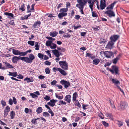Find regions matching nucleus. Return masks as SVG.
<instances>
[{
	"mask_svg": "<svg viewBox=\"0 0 129 129\" xmlns=\"http://www.w3.org/2000/svg\"><path fill=\"white\" fill-rule=\"evenodd\" d=\"M29 57L14 56L12 57V61L13 63H17L19 59H21L26 63H30L35 59V57L32 54H29Z\"/></svg>",
	"mask_w": 129,
	"mask_h": 129,
	"instance_id": "f257e3e1",
	"label": "nucleus"
},
{
	"mask_svg": "<svg viewBox=\"0 0 129 129\" xmlns=\"http://www.w3.org/2000/svg\"><path fill=\"white\" fill-rule=\"evenodd\" d=\"M101 55L104 54L105 56L107 58H110L113 55V53L111 51H105V52L101 51L100 52Z\"/></svg>",
	"mask_w": 129,
	"mask_h": 129,
	"instance_id": "f03ea898",
	"label": "nucleus"
},
{
	"mask_svg": "<svg viewBox=\"0 0 129 129\" xmlns=\"http://www.w3.org/2000/svg\"><path fill=\"white\" fill-rule=\"evenodd\" d=\"M59 65L61 67L65 70H67L68 69V63L66 61H61L59 62Z\"/></svg>",
	"mask_w": 129,
	"mask_h": 129,
	"instance_id": "7ed1b4c3",
	"label": "nucleus"
},
{
	"mask_svg": "<svg viewBox=\"0 0 129 129\" xmlns=\"http://www.w3.org/2000/svg\"><path fill=\"white\" fill-rule=\"evenodd\" d=\"M112 69H109V70L111 73L112 74H114L115 72L116 74H118L119 71V68L118 67L116 66L113 65L112 66Z\"/></svg>",
	"mask_w": 129,
	"mask_h": 129,
	"instance_id": "20e7f679",
	"label": "nucleus"
},
{
	"mask_svg": "<svg viewBox=\"0 0 129 129\" xmlns=\"http://www.w3.org/2000/svg\"><path fill=\"white\" fill-rule=\"evenodd\" d=\"M60 83L62 85L64 86V87L67 88L70 85V83L67 81L61 80L60 82Z\"/></svg>",
	"mask_w": 129,
	"mask_h": 129,
	"instance_id": "39448f33",
	"label": "nucleus"
},
{
	"mask_svg": "<svg viewBox=\"0 0 129 129\" xmlns=\"http://www.w3.org/2000/svg\"><path fill=\"white\" fill-rule=\"evenodd\" d=\"M105 13L107 14L110 18H111L112 17H115V14L113 11L111 10H108L106 11Z\"/></svg>",
	"mask_w": 129,
	"mask_h": 129,
	"instance_id": "423d86ee",
	"label": "nucleus"
},
{
	"mask_svg": "<svg viewBox=\"0 0 129 129\" xmlns=\"http://www.w3.org/2000/svg\"><path fill=\"white\" fill-rule=\"evenodd\" d=\"M119 36L118 35H114L111 36L110 38V39L114 42H115L119 38Z\"/></svg>",
	"mask_w": 129,
	"mask_h": 129,
	"instance_id": "0eeeda50",
	"label": "nucleus"
},
{
	"mask_svg": "<svg viewBox=\"0 0 129 129\" xmlns=\"http://www.w3.org/2000/svg\"><path fill=\"white\" fill-rule=\"evenodd\" d=\"M111 79L112 83L114 84L117 87L120 85L119 81L116 79L112 78Z\"/></svg>",
	"mask_w": 129,
	"mask_h": 129,
	"instance_id": "6e6552de",
	"label": "nucleus"
},
{
	"mask_svg": "<svg viewBox=\"0 0 129 129\" xmlns=\"http://www.w3.org/2000/svg\"><path fill=\"white\" fill-rule=\"evenodd\" d=\"M126 107V104L125 102H121L120 105L118 107V109L119 110H123Z\"/></svg>",
	"mask_w": 129,
	"mask_h": 129,
	"instance_id": "1a4fd4ad",
	"label": "nucleus"
},
{
	"mask_svg": "<svg viewBox=\"0 0 129 129\" xmlns=\"http://www.w3.org/2000/svg\"><path fill=\"white\" fill-rule=\"evenodd\" d=\"M106 2L105 0H101L100 5V8L101 9L103 10L106 7Z\"/></svg>",
	"mask_w": 129,
	"mask_h": 129,
	"instance_id": "9d476101",
	"label": "nucleus"
},
{
	"mask_svg": "<svg viewBox=\"0 0 129 129\" xmlns=\"http://www.w3.org/2000/svg\"><path fill=\"white\" fill-rule=\"evenodd\" d=\"M71 96L70 95H67L65 97L64 100L68 103H70L71 101Z\"/></svg>",
	"mask_w": 129,
	"mask_h": 129,
	"instance_id": "9b49d317",
	"label": "nucleus"
},
{
	"mask_svg": "<svg viewBox=\"0 0 129 129\" xmlns=\"http://www.w3.org/2000/svg\"><path fill=\"white\" fill-rule=\"evenodd\" d=\"M67 15V13L60 12L58 15V17L59 19H61L63 17Z\"/></svg>",
	"mask_w": 129,
	"mask_h": 129,
	"instance_id": "f8f14e48",
	"label": "nucleus"
},
{
	"mask_svg": "<svg viewBox=\"0 0 129 129\" xmlns=\"http://www.w3.org/2000/svg\"><path fill=\"white\" fill-rule=\"evenodd\" d=\"M56 102L55 100L54 99H52L50 100V102L47 103L48 105L52 107H53L55 105V103Z\"/></svg>",
	"mask_w": 129,
	"mask_h": 129,
	"instance_id": "ddd939ff",
	"label": "nucleus"
},
{
	"mask_svg": "<svg viewBox=\"0 0 129 129\" xmlns=\"http://www.w3.org/2000/svg\"><path fill=\"white\" fill-rule=\"evenodd\" d=\"M114 42L112 40L109 42L107 45V47L110 49H111L112 47L114 45Z\"/></svg>",
	"mask_w": 129,
	"mask_h": 129,
	"instance_id": "4468645a",
	"label": "nucleus"
},
{
	"mask_svg": "<svg viewBox=\"0 0 129 129\" xmlns=\"http://www.w3.org/2000/svg\"><path fill=\"white\" fill-rule=\"evenodd\" d=\"M80 2L81 3H80V8L79 7V8L80 9L81 13L82 14H84V13L83 11V9L84 8V5L81 2Z\"/></svg>",
	"mask_w": 129,
	"mask_h": 129,
	"instance_id": "2eb2a0df",
	"label": "nucleus"
},
{
	"mask_svg": "<svg viewBox=\"0 0 129 129\" xmlns=\"http://www.w3.org/2000/svg\"><path fill=\"white\" fill-rule=\"evenodd\" d=\"M52 52L53 53L54 55L55 56L57 57H58L59 56V52L58 51V50L55 49L54 50H52Z\"/></svg>",
	"mask_w": 129,
	"mask_h": 129,
	"instance_id": "dca6fc26",
	"label": "nucleus"
},
{
	"mask_svg": "<svg viewBox=\"0 0 129 129\" xmlns=\"http://www.w3.org/2000/svg\"><path fill=\"white\" fill-rule=\"evenodd\" d=\"M41 24V22L40 21H37L34 23L33 25V27L34 28H37L38 26H40Z\"/></svg>",
	"mask_w": 129,
	"mask_h": 129,
	"instance_id": "f3484780",
	"label": "nucleus"
},
{
	"mask_svg": "<svg viewBox=\"0 0 129 129\" xmlns=\"http://www.w3.org/2000/svg\"><path fill=\"white\" fill-rule=\"evenodd\" d=\"M3 63H4L5 65L6 66V68H7L10 69L14 68L13 67L12 65H11L9 63L7 62V61L4 62Z\"/></svg>",
	"mask_w": 129,
	"mask_h": 129,
	"instance_id": "a211bd4d",
	"label": "nucleus"
},
{
	"mask_svg": "<svg viewBox=\"0 0 129 129\" xmlns=\"http://www.w3.org/2000/svg\"><path fill=\"white\" fill-rule=\"evenodd\" d=\"M116 3V2H114L113 3L111 4L109 6L107 7L106 8V9L108 10L109 9H113V7L115 5Z\"/></svg>",
	"mask_w": 129,
	"mask_h": 129,
	"instance_id": "6ab92c4d",
	"label": "nucleus"
},
{
	"mask_svg": "<svg viewBox=\"0 0 129 129\" xmlns=\"http://www.w3.org/2000/svg\"><path fill=\"white\" fill-rule=\"evenodd\" d=\"M120 55L119 54L116 57V58H114V59L112 60L113 63L114 64H115L117 63L118 60L120 58Z\"/></svg>",
	"mask_w": 129,
	"mask_h": 129,
	"instance_id": "aec40b11",
	"label": "nucleus"
},
{
	"mask_svg": "<svg viewBox=\"0 0 129 129\" xmlns=\"http://www.w3.org/2000/svg\"><path fill=\"white\" fill-rule=\"evenodd\" d=\"M58 71L63 76L66 75L68 74L67 72L65 71L64 70L62 69H61L60 68V69H58Z\"/></svg>",
	"mask_w": 129,
	"mask_h": 129,
	"instance_id": "412c9836",
	"label": "nucleus"
},
{
	"mask_svg": "<svg viewBox=\"0 0 129 129\" xmlns=\"http://www.w3.org/2000/svg\"><path fill=\"white\" fill-rule=\"evenodd\" d=\"M9 74L8 75L9 76H12L14 77H16L18 76V74L16 72H9Z\"/></svg>",
	"mask_w": 129,
	"mask_h": 129,
	"instance_id": "4be33fe9",
	"label": "nucleus"
},
{
	"mask_svg": "<svg viewBox=\"0 0 129 129\" xmlns=\"http://www.w3.org/2000/svg\"><path fill=\"white\" fill-rule=\"evenodd\" d=\"M100 60V58L95 59L93 60L92 63L94 64L97 65L99 63Z\"/></svg>",
	"mask_w": 129,
	"mask_h": 129,
	"instance_id": "5701e85b",
	"label": "nucleus"
},
{
	"mask_svg": "<svg viewBox=\"0 0 129 129\" xmlns=\"http://www.w3.org/2000/svg\"><path fill=\"white\" fill-rule=\"evenodd\" d=\"M58 34V32L56 31L53 32H51L49 34L52 37H55L57 36Z\"/></svg>",
	"mask_w": 129,
	"mask_h": 129,
	"instance_id": "b1692460",
	"label": "nucleus"
},
{
	"mask_svg": "<svg viewBox=\"0 0 129 129\" xmlns=\"http://www.w3.org/2000/svg\"><path fill=\"white\" fill-rule=\"evenodd\" d=\"M78 96V95L77 92H74L73 94L72 100L73 101H76V98Z\"/></svg>",
	"mask_w": 129,
	"mask_h": 129,
	"instance_id": "393cba45",
	"label": "nucleus"
},
{
	"mask_svg": "<svg viewBox=\"0 0 129 129\" xmlns=\"http://www.w3.org/2000/svg\"><path fill=\"white\" fill-rule=\"evenodd\" d=\"M106 116L108 118L111 119H112L113 116L112 114L108 113H106L105 114Z\"/></svg>",
	"mask_w": 129,
	"mask_h": 129,
	"instance_id": "a878e982",
	"label": "nucleus"
},
{
	"mask_svg": "<svg viewBox=\"0 0 129 129\" xmlns=\"http://www.w3.org/2000/svg\"><path fill=\"white\" fill-rule=\"evenodd\" d=\"M15 116V113L13 111L11 112L10 113V116L11 117V118L12 119H13Z\"/></svg>",
	"mask_w": 129,
	"mask_h": 129,
	"instance_id": "bb28decb",
	"label": "nucleus"
},
{
	"mask_svg": "<svg viewBox=\"0 0 129 129\" xmlns=\"http://www.w3.org/2000/svg\"><path fill=\"white\" fill-rule=\"evenodd\" d=\"M43 109L41 107H39L36 110V112L37 114H40L42 112Z\"/></svg>",
	"mask_w": 129,
	"mask_h": 129,
	"instance_id": "cd10ccee",
	"label": "nucleus"
},
{
	"mask_svg": "<svg viewBox=\"0 0 129 129\" xmlns=\"http://www.w3.org/2000/svg\"><path fill=\"white\" fill-rule=\"evenodd\" d=\"M19 51L16 50L14 49L12 50V52L13 54L16 55H19Z\"/></svg>",
	"mask_w": 129,
	"mask_h": 129,
	"instance_id": "c85d7f7f",
	"label": "nucleus"
},
{
	"mask_svg": "<svg viewBox=\"0 0 129 129\" xmlns=\"http://www.w3.org/2000/svg\"><path fill=\"white\" fill-rule=\"evenodd\" d=\"M92 1V0H83L82 3L85 5L86 4L87 2L88 4H91Z\"/></svg>",
	"mask_w": 129,
	"mask_h": 129,
	"instance_id": "c756f323",
	"label": "nucleus"
},
{
	"mask_svg": "<svg viewBox=\"0 0 129 129\" xmlns=\"http://www.w3.org/2000/svg\"><path fill=\"white\" fill-rule=\"evenodd\" d=\"M116 124L118 126L120 127L123 125V122L122 121L118 120L117 121Z\"/></svg>",
	"mask_w": 129,
	"mask_h": 129,
	"instance_id": "7c9ffc66",
	"label": "nucleus"
},
{
	"mask_svg": "<svg viewBox=\"0 0 129 129\" xmlns=\"http://www.w3.org/2000/svg\"><path fill=\"white\" fill-rule=\"evenodd\" d=\"M27 81V83H29L30 82H32L34 80L33 79H30L29 78L26 77L24 79V81Z\"/></svg>",
	"mask_w": 129,
	"mask_h": 129,
	"instance_id": "2f4dec72",
	"label": "nucleus"
},
{
	"mask_svg": "<svg viewBox=\"0 0 129 129\" xmlns=\"http://www.w3.org/2000/svg\"><path fill=\"white\" fill-rule=\"evenodd\" d=\"M68 10V8H63L61 9L60 10V12H67Z\"/></svg>",
	"mask_w": 129,
	"mask_h": 129,
	"instance_id": "473e14b6",
	"label": "nucleus"
},
{
	"mask_svg": "<svg viewBox=\"0 0 129 129\" xmlns=\"http://www.w3.org/2000/svg\"><path fill=\"white\" fill-rule=\"evenodd\" d=\"M52 43V41H47L46 43V45L47 46H50Z\"/></svg>",
	"mask_w": 129,
	"mask_h": 129,
	"instance_id": "72a5a7b5",
	"label": "nucleus"
},
{
	"mask_svg": "<svg viewBox=\"0 0 129 129\" xmlns=\"http://www.w3.org/2000/svg\"><path fill=\"white\" fill-rule=\"evenodd\" d=\"M4 15L7 16H10L12 18L14 17V14L11 13L6 12L4 13Z\"/></svg>",
	"mask_w": 129,
	"mask_h": 129,
	"instance_id": "f704fd0d",
	"label": "nucleus"
},
{
	"mask_svg": "<svg viewBox=\"0 0 129 129\" xmlns=\"http://www.w3.org/2000/svg\"><path fill=\"white\" fill-rule=\"evenodd\" d=\"M38 43L36 42L35 43V49L36 50H38L39 49V46L38 45Z\"/></svg>",
	"mask_w": 129,
	"mask_h": 129,
	"instance_id": "c9c22d12",
	"label": "nucleus"
},
{
	"mask_svg": "<svg viewBox=\"0 0 129 129\" xmlns=\"http://www.w3.org/2000/svg\"><path fill=\"white\" fill-rule=\"evenodd\" d=\"M25 6L24 4H23L20 6V7L19 8L20 10H21L22 11H24L25 10L24 9Z\"/></svg>",
	"mask_w": 129,
	"mask_h": 129,
	"instance_id": "e433bc0d",
	"label": "nucleus"
},
{
	"mask_svg": "<svg viewBox=\"0 0 129 129\" xmlns=\"http://www.w3.org/2000/svg\"><path fill=\"white\" fill-rule=\"evenodd\" d=\"M45 72L46 74H49L50 73V70L48 68H46L45 69Z\"/></svg>",
	"mask_w": 129,
	"mask_h": 129,
	"instance_id": "4c0bfd02",
	"label": "nucleus"
},
{
	"mask_svg": "<svg viewBox=\"0 0 129 129\" xmlns=\"http://www.w3.org/2000/svg\"><path fill=\"white\" fill-rule=\"evenodd\" d=\"M50 47L52 49H54L56 48L57 47L56 45L53 43H52Z\"/></svg>",
	"mask_w": 129,
	"mask_h": 129,
	"instance_id": "58836bf2",
	"label": "nucleus"
},
{
	"mask_svg": "<svg viewBox=\"0 0 129 129\" xmlns=\"http://www.w3.org/2000/svg\"><path fill=\"white\" fill-rule=\"evenodd\" d=\"M59 105H66L67 103L64 102L63 101V100H60L59 101Z\"/></svg>",
	"mask_w": 129,
	"mask_h": 129,
	"instance_id": "ea45409f",
	"label": "nucleus"
},
{
	"mask_svg": "<svg viewBox=\"0 0 129 129\" xmlns=\"http://www.w3.org/2000/svg\"><path fill=\"white\" fill-rule=\"evenodd\" d=\"M77 1L78 3L79 4H77L76 5V6L77 7H78L79 8V7H80V4L81 3L80 2L83 3V0H77Z\"/></svg>",
	"mask_w": 129,
	"mask_h": 129,
	"instance_id": "a19ab883",
	"label": "nucleus"
},
{
	"mask_svg": "<svg viewBox=\"0 0 129 129\" xmlns=\"http://www.w3.org/2000/svg\"><path fill=\"white\" fill-rule=\"evenodd\" d=\"M35 41H28L27 42L28 44L32 46H33L35 44Z\"/></svg>",
	"mask_w": 129,
	"mask_h": 129,
	"instance_id": "79ce46f5",
	"label": "nucleus"
},
{
	"mask_svg": "<svg viewBox=\"0 0 129 129\" xmlns=\"http://www.w3.org/2000/svg\"><path fill=\"white\" fill-rule=\"evenodd\" d=\"M43 116L47 117L50 116L49 113L47 112H45L43 113Z\"/></svg>",
	"mask_w": 129,
	"mask_h": 129,
	"instance_id": "37998d69",
	"label": "nucleus"
},
{
	"mask_svg": "<svg viewBox=\"0 0 129 129\" xmlns=\"http://www.w3.org/2000/svg\"><path fill=\"white\" fill-rule=\"evenodd\" d=\"M75 102V105L77 106H78L79 108H80L81 107V105L79 103V102L77 100H76Z\"/></svg>",
	"mask_w": 129,
	"mask_h": 129,
	"instance_id": "c03bdc74",
	"label": "nucleus"
},
{
	"mask_svg": "<svg viewBox=\"0 0 129 129\" xmlns=\"http://www.w3.org/2000/svg\"><path fill=\"white\" fill-rule=\"evenodd\" d=\"M44 55L41 53H39L38 54V56L40 59H43Z\"/></svg>",
	"mask_w": 129,
	"mask_h": 129,
	"instance_id": "a18cd8bd",
	"label": "nucleus"
},
{
	"mask_svg": "<svg viewBox=\"0 0 129 129\" xmlns=\"http://www.w3.org/2000/svg\"><path fill=\"white\" fill-rule=\"evenodd\" d=\"M102 124L104 125V126L106 127H107L109 125V124L108 123L106 122L105 121H102Z\"/></svg>",
	"mask_w": 129,
	"mask_h": 129,
	"instance_id": "49530a36",
	"label": "nucleus"
},
{
	"mask_svg": "<svg viewBox=\"0 0 129 129\" xmlns=\"http://www.w3.org/2000/svg\"><path fill=\"white\" fill-rule=\"evenodd\" d=\"M44 63L46 65L50 66L51 64V62H50L46 60V61L45 62H44Z\"/></svg>",
	"mask_w": 129,
	"mask_h": 129,
	"instance_id": "de8ad7c7",
	"label": "nucleus"
},
{
	"mask_svg": "<svg viewBox=\"0 0 129 129\" xmlns=\"http://www.w3.org/2000/svg\"><path fill=\"white\" fill-rule=\"evenodd\" d=\"M30 96H31L33 98H35L38 97V96L36 95L33 93H30Z\"/></svg>",
	"mask_w": 129,
	"mask_h": 129,
	"instance_id": "09e8293b",
	"label": "nucleus"
},
{
	"mask_svg": "<svg viewBox=\"0 0 129 129\" xmlns=\"http://www.w3.org/2000/svg\"><path fill=\"white\" fill-rule=\"evenodd\" d=\"M19 55L20 56H24L26 55V54L25 52H21L20 51Z\"/></svg>",
	"mask_w": 129,
	"mask_h": 129,
	"instance_id": "8fccbe9b",
	"label": "nucleus"
},
{
	"mask_svg": "<svg viewBox=\"0 0 129 129\" xmlns=\"http://www.w3.org/2000/svg\"><path fill=\"white\" fill-rule=\"evenodd\" d=\"M106 42V40L105 39H100L99 43L100 44L104 43L105 44Z\"/></svg>",
	"mask_w": 129,
	"mask_h": 129,
	"instance_id": "3c124183",
	"label": "nucleus"
},
{
	"mask_svg": "<svg viewBox=\"0 0 129 129\" xmlns=\"http://www.w3.org/2000/svg\"><path fill=\"white\" fill-rule=\"evenodd\" d=\"M92 16L93 17H96L98 16L97 14L94 11H92Z\"/></svg>",
	"mask_w": 129,
	"mask_h": 129,
	"instance_id": "603ef678",
	"label": "nucleus"
},
{
	"mask_svg": "<svg viewBox=\"0 0 129 129\" xmlns=\"http://www.w3.org/2000/svg\"><path fill=\"white\" fill-rule=\"evenodd\" d=\"M55 96L59 100H62L63 98L62 96H60L57 95L56 93L55 94Z\"/></svg>",
	"mask_w": 129,
	"mask_h": 129,
	"instance_id": "864d4df0",
	"label": "nucleus"
},
{
	"mask_svg": "<svg viewBox=\"0 0 129 129\" xmlns=\"http://www.w3.org/2000/svg\"><path fill=\"white\" fill-rule=\"evenodd\" d=\"M93 54H92L88 52V53H86V57H91V56L92 55H93Z\"/></svg>",
	"mask_w": 129,
	"mask_h": 129,
	"instance_id": "5fc2aeb1",
	"label": "nucleus"
},
{
	"mask_svg": "<svg viewBox=\"0 0 129 129\" xmlns=\"http://www.w3.org/2000/svg\"><path fill=\"white\" fill-rule=\"evenodd\" d=\"M31 122L32 123L34 124H36L37 123L36 119L35 118L32 119L31 121Z\"/></svg>",
	"mask_w": 129,
	"mask_h": 129,
	"instance_id": "6e6d98bb",
	"label": "nucleus"
},
{
	"mask_svg": "<svg viewBox=\"0 0 129 129\" xmlns=\"http://www.w3.org/2000/svg\"><path fill=\"white\" fill-rule=\"evenodd\" d=\"M57 83V82L55 80H54L52 81L50 83L52 85H55Z\"/></svg>",
	"mask_w": 129,
	"mask_h": 129,
	"instance_id": "4d7b16f0",
	"label": "nucleus"
},
{
	"mask_svg": "<svg viewBox=\"0 0 129 129\" xmlns=\"http://www.w3.org/2000/svg\"><path fill=\"white\" fill-rule=\"evenodd\" d=\"M46 38L49 40H52V41H54L55 40V39L54 38H52L51 37H46Z\"/></svg>",
	"mask_w": 129,
	"mask_h": 129,
	"instance_id": "13d9d810",
	"label": "nucleus"
},
{
	"mask_svg": "<svg viewBox=\"0 0 129 129\" xmlns=\"http://www.w3.org/2000/svg\"><path fill=\"white\" fill-rule=\"evenodd\" d=\"M50 97L47 95H46L44 98V99L46 101H48L50 100Z\"/></svg>",
	"mask_w": 129,
	"mask_h": 129,
	"instance_id": "bf43d9fd",
	"label": "nucleus"
},
{
	"mask_svg": "<svg viewBox=\"0 0 129 129\" xmlns=\"http://www.w3.org/2000/svg\"><path fill=\"white\" fill-rule=\"evenodd\" d=\"M10 108L8 106L6 107L5 108L4 110V111H7V112H9L10 111Z\"/></svg>",
	"mask_w": 129,
	"mask_h": 129,
	"instance_id": "052dcab7",
	"label": "nucleus"
},
{
	"mask_svg": "<svg viewBox=\"0 0 129 129\" xmlns=\"http://www.w3.org/2000/svg\"><path fill=\"white\" fill-rule=\"evenodd\" d=\"M48 112L49 113L51 114V115L52 116H54V113L51 109H50L49 110Z\"/></svg>",
	"mask_w": 129,
	"mask_h": 129,
	"instance_id": "680f3d73",
	"label": "nucleus"
},
{
	"mask_svg": "<svg viewBox=\"0 0 129 129\" xmlns=\"http://www.w3.org/2000/svg\"><path fill=\"white\" fill-rule=\"evenodd\" d=\"M1 104L3 106H6V103L5 101L2 100L1 102Z\"/></svg>",
	"mask_w": 129,
	"mask_h": 129,
	"instance_id": "e2e57ef3",
	"label": "nucleus"
},
{
	"mask_svg": "<svg viewBox=\"0 0 129 129\" xmlns=\"http://www.w3.org/2000/svg\"><path fill=\"white\" fill-rule=\"evenodd\" d=\"M60 69V68H57L56 67H54L53 68L52 70L54 72H56L57 71H58V69Z\"/></svg>",
	"mask_w": 129,
	"mask_h": 129,
	"instance_id": "0e129e2a",
	"label": "nucleus"
},
{
	"mask_svg": "<svg viewBox=\"0 0 129 129\" xmlns=\"http://www.w3.org/2000/svg\"><path fill=\"white\" fill-rule=\"evenodd\" d=\"M7 69L6 67H2V63H0V69L2 70H6Z\"/></svg>",
	"mask_w": 129,
	"mask_h": 129,
	"instance_id": "69168bd1",
	"label": "nucleus"
},
{
	"mask_svg": "<svg viewBox=\"0 0 129 129\" xmlns=\"http://www.w3.org/2000/svg\"><path fill=\"white\" fill-rule=\"evenodd\" d=\"M88 106V105L83 104L82 105V108L84 110H86L87 109L86 107Z\"/></svg>",
	"mask_w": 129,
	"mask_h": 129,
	"instance_id": "338daca9",
	"label": "nucleus"
},
{
	"mask_svg": "<svg viewBox=\"0 0 129 129\" xmlns=\"http://www.w3.org/2000/svg\"><path fill=\"white\" fill-rule=\"evenodd\" d=\"M17 76L18 77H17V78L18 79H22L23 78V76L21 74H19Z\"/></svg>",
	"mask_w": 129,
	"mask_h": 129,
	"instance_id": "774afa93",
	"label": "nucleus"
}]
</instances>
